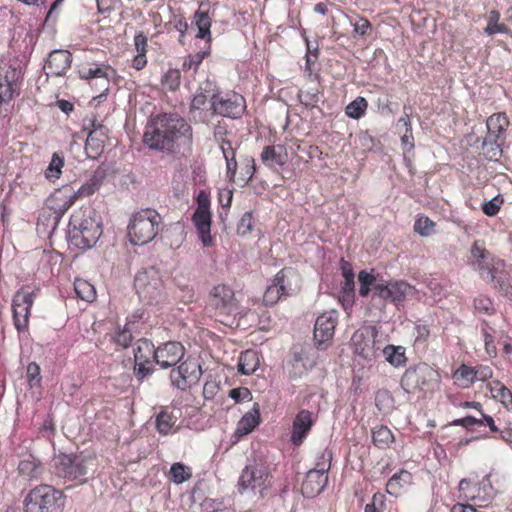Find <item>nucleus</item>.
I'll use <instances>...</instances> for the list:
<instances>
[{"label": "nucleus", "mask_w": 512, "mask_h": 512, "mask_svg": "<svg viewBox=\"0 0 512 512\" xmlns=\"http://www.w3.org/2000/svg\"><path fill=\"white\" fill-rule=\"evenodd\" d=\"M143 140L151 149L179 152L181 147L190 149L192 129L178 114H162L147 125Z\"/></svg>", "instance_id": "f257e3e1"}, {"label": "nucleus", "mask_w": 512, "mask_h": 512, "mask_svg": "<svg viewBox=\"0 0 512 512\" xmlns=\"http://www.w3.org/2000/svg\"><path fill=\"white\" fill-rule=\"evenodd\" d=\"M102 232L101 216L91 207L81 208L70 218V239L81 249H89L94 246Z\"/></svg>", "instance_id": "f03ea898"}, {"label": "nucleus", "mask_w": 512, "mask_h": 512, "mask_svg": "<svg viewBox=\"0 0 512 512\" xmlns=\"http://www.w3.org/2000/svg\"><path fill=\"white\" fill-rule=\"evenodd\" d=\"M104 176V171L98 170L77 191L70 188H63L52 195L48 202L50 209L54 211V224H58L60 218L74 204L77 198L90 196L95 193L100 188Z\"/></svg>", "instance_id": "7ed1b4c3"}, {"label": "nucleus", "mask_w": 512, "mask_h": 512, "mask_svg": "<svg viewBox=\"0 0 512 512\" xmlns=\"http://www.w3.org/2000/svg\"><path fill=\"white\" fill-rule=\"evenodd\" d=\"M273 476L268 464L264 462H253L247 464L242 470L237 489L240 494L252 491L258 493L262 498L265 492L272 486Z\"/></svg>", "instance_id": "20e7f679"}, {"label": "nucleus", "mask_w": 512, "mask_h": 512, "mask_svg": "<svg viewBox=\"0 0 512 512\" xmlns=\"http://www.w3.org/2000/svg\"><path fill=\"white\" fill-rule=\"evenodd\" d=\"M161 217L152 209L138 211L132 215L128 225V235L134 245H144L153 240L157 233Z\"/></svg>", "instance_id": "39448f33"}, {"label": "nucleus", "mask_w": 512, "mask_h": 512, "mask_svg": "<svg viewBox=\"0 0 512 512\" xmlns=\"http://www.w3.org/2000/svg\"><path fill=\"white\" fill-rule=\"evenodd\" d=\"M64 498L63 493L51 485L36 486L24 499L25 512H59Z\"/></svg>", "instance_id": "423d86ee"}, {"label": "nucleus", "mask_w": 512, "mask_h": 512, "mask_svg": "<svg viewBox=\"0 0 512 512\" xmlns=\"http://www.w3.org/2000/svg\"><path fill=\"white\" fill-rule=\"evenodd\" d=\"M95 458L83 454H64L55 457L54 468L56 474L67 480H83L93 470Z\"/></svg>", "instance_id": "0eeeda50"}, {"label": "nucleus", "mask_w": 512, "mask_h": 512, "mask_svg": "<svg viewBox=\"0 0 512 512\" xmlns=\"http://www.w3.org/2000/svg\"><path fill=\"white\" fill-rule=\"evenodd\" d=\"M134 287L141 301L158 304L165 298L163 281L155 267L140 270L134 279Z\"/></svg>", "instance_id": "6e6552de"}, {"label": "nucleus", "mask_w": 512, "mask_h": 512, "mask_svg": "<svg viewBox=\"0 0 512 512\" xmlns=\"http://www.w3.org/2000/svg\"><path fill=\"white\" fill-rule=\"evenodd\" d=\"M209 306L214 309L215 315L220 317L222 323H226V319L236 315L239 310L235 293L227 285H217L211 290Z\"/></svg>", "instance_id": "1a4fd4ad"}, {"label": "nucleus", "mask_w": 512, "mask_h": 512, "mask_svg": "<svg viewBox=\"0 0 512 512\" xmlns=\"http://www.w3.org/2000/svg\"><path fill=\"white\" fill-rule=\"evenodd\" d=\"M155 353L156 348L150 340L142 338L136 342L133 373L138 381H143L154 372Z\"/></svg>", "instance_id": "9d476101"}, {"label": "nucleus", "mask_w": 512, "mask_h": 512, "mask_svg": "<svg viewBox=\"0 0 512 512\" xmlns=\"http://www.w3.org/2000/svg\"><path fill=\"white\" fill-rule=\"evenodd\" d=\"M245 99L235 92L221 93L217 90L212 98V110L223 117L238 118L245 110Z\"/></svg>", "instance_id": "9b49d317"}, {"label": "nucleus", "mask_w": 512, "mask_h": 512, "mask_svg": "<svg viewBox=\"0 0 512 512\" xmlns=\"http://www.w3.org/2000/svg\"><path fill=\"white\" fill-rule=\"evenodd\" d=\"M377 331L373 326H365L354 332L351 343L354 352L367 361L377 357L379 346L376 345Z\"/></svg>", "instance_id": "f8f14e48"}, {"label": "nucleus", "mask_w": 512, "mask_h": 512, "mask_svg": "<svg viewBox=\"0 0 512 512\" xmlns=\"http://www.w3.org/2000/svg\"><path fill=\"white\" fill-rule=\"evenodd\" d=\"M469 263L474 270L478 271L485 281H492L496 278V271L504 266L501 260H489V253L475 242L470 251Z\"/></svg>", "instance_id": "ddd939ff"}, {"label": "nucleus", "mask_w": 512, "mask_h": 512, "mask_svg": "<svg viewBox=\"0 0 512 512\" xmlns=\"http://www.w3.org/2000/svg\"><path fill=\"white\" fill-rule=\"evenodd\" d=\"M210 202L207 195L200 191L198 195V206L193 214V222L197 228L199 239L205 247L212 246L211 229V213Z\"/></svg>", "instance_id": "4468645a"}, {"label": "nucleus", "mask_w": 512, "mask_h": 512, "mask_svg": "<svg viewBox=\"0 0 512 512\" xmlns=\"http://www.w3.org/2000/svg\"><path fill=\"white\" fill-rule=\"evenodd\" d=\"M202 375L201 365L197 360L188 358L176 369H172L170 380L175 387L185 390L189 385L198 382Z\"/></svg>", "instance_id": "2eb2a0df"}, {"label": "nucleus", "mask_w": 512, "mask_h": 512, "mask_svg": "<svg viewBox=\"0 0 512 512\" xmlns=\"http://www.w3.org/2000/svg\"><path fill=\"white\" fill-rule=\"evenodd\" d=\"M337 323L338 313L333 309L325 311L317 317L314 326V340L318 348L324 349L330 343Z\"/></svg>", "instance_id": "dca6fc26"}, {"label": "nucleus", "mask_w": 512, "mask_h": 512, "mask_svg": "<svg viewBox=\"0 0 512 512\" xmlns=\"http://www.w3.org/2000/svg\"><path fill=\"white\" fill-rule=\"evenodd\" d=\"M329 468L330 464L318 463L316 468L307 472L301 488L302 494L306 498H314L324 490L328 483Z\"/></svg>", "instance_id": "f3484780"}, {"label": "nucleus", "mask_w": 512, "mask_h": 512, "mask_svg": "<svg viewBox=\"0 0 512 512\" xmlns=\"http://www.w3.org/2000/svg\"><path fill=\"white\" fill-rule=\"evenodd\" d=\"M416 289L405 281L398 280L385 282L375 287V296L389 300L395 304L403 301L407 296H413Z\"/></svg>", "instance_id": "a211bd4d"}, {"label": "nucleus", "mask_w": 512, "mask_h": 512, "mask_svg": "<svg viewBox=\"0 0 512 512\" xmlns=\"http://www.w3.org/2000/svg\"><path fill=\"white\" fill-rule=\"evenodd\" d=\"M34 302V294L26 289L16 292L13 298L12 308L14 323L18 330L27 326L30 309Z\"/></svg>", "instance_id": "6ab92c4d"}, {"label": "nucleus", "mask_w": 512, "mask_h": 512, "mask_svg": "<svg viewBox=\"0 0 512 512\" xmlns=\"http://www.w3.org/2000/svg\"><path fill=\"white\" fill-rule=\"evenodd\" d=\"M89 129V134L86 139L85 150L89 157L96 158L103 151L105 142L108 138V128L96 120H90L89 126L85 127Z\"/></svg>", "instance_id": "aec40b11"}, {"label": "nucleus", "mask_w": 512, "mask_h": 512, "mask_svg": "<svg viewBox=\"0 0 512 512\" xmlns=\"http://www.w3.org/2000/svg\"><path fill=\"white\" fill-rule=\"evenodd\" d=\"M184 355V346L180 342L170 341L156 348L155 363L167 369L175 366Z\"/></svg>", "instance_id": "412c9836"}, {"label": "nucleus", "mask_w": 512, "mask_h": 512, "mask_svg": "<svg viewBox=\"0 0 512 512\" xmlns=\"http://www.w3.org/2000/svg\"><path fill=\"white\" fill-rule=\"evenodd\" d=\"M72 63V55L66 50H54L49 54L44 71L49 76H61L66 73Z\"/></svg>", "instance_id": "4be33fe9"}, {"label": "nucleus", "mask_w": 512, "mask_h": 512, "mask_svg": "<svg viewBox=\"0 0 512 512\" xmlns=\"http://www.w3.org/2000/svg\"><path fill=\"white\" fill-rule=\"evenodd\" d=\"M273 280L280 287L284 296L295 295L301 288L300 275L293 268H284L280 270Z\"/></svg>", "instance_id": "5701e85b"}, {"label": "nucleus", "mask_w": 512, "mask_h": 512, "mask_svg": "<svg viewBox=\"0 0 512 512\" xmlns=\"http://www.w3.org/2000/svg\"><path fill=\"white\" fill-rule=\"evenodd\" d=\"M314 415L309 410L303 409L298 412L294 421L291 435V441L295 445H300L306 438L308 432L314 424Z\"/></svg>", "instance_id": "b1692460"}, {"label": "nucleus", "mask_w": 512, "mask_h": 512, "mask_svg": "<svg viewBox=\"0 0 512 512\" xmlns=\"http://www.w3.org/2000/svg\"><path fill=\"white\" fill-rule=\"evenodd\" d=\"M18 473L28 481L41 480L45 473V467L34 455L27 454L18 464Z\"/></svg>", "instance_id": "393cba45"}, {"label": "nucleus", "mask_w": 512, "mask_h": 512, "mask_svg": "<svg viewBox=\"0 0 512 512\" xmlns=\"http://www.w3.org/2000/svg\"><path fill=\"white\" fill-rule=\"evenodd\" d=\"M510 122L505 113H495L486 121L487 137L490 139L501 140L505 142L506 130Z\"/></svg>", "instance_id": "a878e982"}, {"label": "nucleus", "mask_w": 512, "mask_h": 512, "mask_svg": "<svg viewBox=\"0 0 512 512\" xmlns=\"http://www.w3.org/2000/svg\"><path fill=\"white\" fill-rule=\"evenodd\" d=\"M260 157L262 162L269 168L281 167L285 165L288 159L286 149L282 145L265 146Z\"/></svg>", "instance_id": "bb28decb"}, {"label": "nucleus", "mask_w": 512, "mask_h": 512, "mask_svg": "<svg viewBox=\"0 0 512 512\" xmlns=\"http://www.w3.org/2000/svg\"><path fill=\"white\" fill-rule=\"evenodd\" d=\"M315 362L305 353H294L293 360L290 362L288 370L289 377L292 379L302 378L313 366Z\"/></svg>", "instance_id": "cd10ccee"}, {"label": "nucleus", "mask_w": 512, "mask_h": 512, "mask_svg": "<svg viewBox=\"0 0 512 512\" xmlns=\"http://www.w3.org/2000/svg\"><path fill=\"white\" fill-rule=\"evenodd\" d=\"M177 420L178 416L175 414V411L164 407L156 416V429L161 435H167L172 432Z\"/></svg>", "instance_id": "c85d7f7f"}, {"label": "nucleus", "mask_w": 512, "mask_h": 512, "mask_svg": "<svg viewBox=\"0 0 512 512\" xmlns=\"http://www.w3.org/2000/svg\"><path fill=\"white\" fill-rule=\"evenodd\" d=\"M400 384L406 393H412L416 390H422L426 380L420 370L408 369L402 376Z\"/></svg>", "instance_id": "c756f323"}, {"label": "nucleus", "mask_w": 512, "mask_h": 512, "mask_svg": "<svg viewBox=\"0 0 512 512\" xmlns=\"http://www.w3.org/2000/svg\"><path fill=\"white\" fill-rule=\"evenodd\" d=\"M217 90L218 88L214 82L206 80L200 85L198 92L192 100L191 107L193 109H200L205 105L207 100H210V104L212 105V98L216 96Z\"/></svg>", "instance_id": "7c9ffc66"}, {"label": "nucleus", "mask_w": 512, "mask_h": 512, "mask_svg": "<svg viewBox=\"0 0 512 512\" xmlns=\"http://www.w3.org/2000/svg\"><path fill=\"white\" fill-rule=\"evenodd\" d=\"M412 481V475L408 471L402 470L394 474L386 484V490L390 495L398 496L401 490L408 486Z\"/></svg>", "instance_id": "2f4dec72"}, {"label": "nucleus", "mask_w": 512, "mask_h": 512, "mask_svg": "<svg viewBox=\"0 0 512 512\" xmlns=\"http://www.w3.org/2000/svg\"><path fill=\"white\" fill-rule=\"evenodd\" d=\"M475 489L477 491V494H475L476 503H478L479 506H487V503L496 495L489 475H486Z\"/></svg>", "instance_id": "473e14b6"}, {"label": "nucleus", "mask_w": 512, "mask_h": 512, "mask_svg": "<svg viewBox=\"0 0 512 512\" xmlns=\"http://www.w3.org/2000/svg\"><path fill=\"white\" fill-rule=\"evenodd\" d=\"M358 281L360 284L359 294L362 297H367L369 293L373 292V297L375 296V287L378 285H383L384 281H377L376 277L373 273L367 272L366 270H361L358 274Z\"/></svg>", "instance_id": "72a5a7b5"}, {"label": "nucleus", "mask_w": 512, "mask_h": 512, "mask_svg": "<svg viewBox=\"0 0 512 512\" xmlns=\"http://www.w3.org/2000/svg\"><path fill=\"white\" fill-rule=\"evenodd\" d=\"M258 364L257 353L253 350H246L239 357L238 372L243 375H251L256 371Z\"/></svg>", "instance_id": "f704fd0d"}, {"label": "nucleus", "mask_w": 512, "mask_h": 512, "mask_svg": "<svg viewBox=\"0 0 512 512\" xmlns=\"http://www.w3.org/2000/svg\"><path fill=\"white\" fill-rule=\"evenodd\" d=\"M79 76L81 79H95L100 80V85L105 87V91L108 90L109 74L108 69H104L99 66L94 67H82L79 70Z\"/></svg>", "instance_id": "c9c22d12"}, {"label": "nucleus", "mask_w": 512, "mask_h": 512, "mask_svg": "<svg viewBox=\"0 0 512 512\" xmlns=\"http://www.w3.org/2000/svg\"><path fill=\"white\" fill-rule=\"evenodd\" d=\"M259 424V410L247 412L243 415L237 424L236 434L239 436L247 435Z\"/></svg>", "instance_id": "e433bc0d"}, {"label": "nucleus", "mask_w": 512, "mask_h": 512, "mask_svg": "<svg viewBox=\"0 0 512 512\" xmlns=\"http://www.w3.org/2000/svg\"><path fill=\"white\" fill-rule=\"evenodd\" d=\"M504 142L501 140L490 139V137H485L482 142V150L483 155L489 161H498L503 153L502 145Z\"/></svg>", "instance_id": "4c0bfd02"}, {"label": "nucleus", "mask_w": 512, "mask_h": 512, "mask_svg": "<svg viewBox=\"0 0 512 512\" xmlns=\"http://www.w3.org/2000/svg\"><path fill=\"white\" fill-rule=\"evenodd\" d=\"M372 441L380 449L388 448L394 441L391 430L386 426H377L372 429Z\"/></svg>", "instance_id": "58836bf2"}, {"label": "nucleus", "mask_w": 512, "mask_h": 512, "mask_svg": "<svg viewBox=\"0 0 512 512\" xmlns=\"http://www.w3.org/2000/svg\"><path fill=\"white\" fill-rule=\"evenodd\" d=\"M74 290L78 298L92 302L96 298L95 287L84 279H76L74 282Z\"/></svg>", "instance_id": "ea45409f"}, {"label": "nucleus", "mask_w": 512, "mask_h": 512, "mask_svg": "<svg viewBox=\"0 0 512 512\" xmlns=\"http://www.w3.org/2000/svg\"><path fill=\"white\" fill-rule=\"evenodd\" d=\"M195 24L198 28L197 38L210 39V27H211V19L208 15V12L197 10L194 15Z\"/></svg>", "instance_id": "a19ab883"}, {"label": "nucleus", "mask_w": 512, "mask_h": 512, "mask_svg": "<svg viewBox=\"0 0 512 512\" xmlns=\"http://www.w3.org/2000/svg\"><path fill=\"white\" fill-rule=\"evenodd\" d=\"M494 332V329L490 327L487 321L481 323V333L484 340L485 351L492 358L497 355V348L494 343Z\"/></svg>", "instance_id": "79ce46f5"}, {"label": "nucleus", "mask_w": 512, "mask_h": 512, "mask_svg": "<svg viewBox=\"0 0 512 512\" xmlns=\"http://www.w3.org/2000/svg\"><path fill=\"white\" fill-rule=\"evenodd\" d=\"M221 150L226 160V175L230 181L236 182L237 161L235 159V151L230 144L227 147L221 146Z\"/></svg>", "instance_id": "37998d69"}, {"label": "nucleus", "mask_w": 512, "mask_h": 512, "mask_svg": "<svg viewBox=\"0 0 512 512\" xmlns=\"http://www.w3.org/2000/svg\"><path fill=\"white\" fill-rule=\"evenodd\" d=\"M191 476V469L180 462L174 463L169 471V479L176 484H181L187 481Z\"/></svg>", "instance_id": "c03bdc74"}, {"label": "nucleus", "mask_w": 512, "mask_h": 512, "mask_svg": "<svg viewBox=\"0 0 512 512\" xmlns=\"http://www.w3.org/2000/svg\"><path fill=\"white\" fill-rule=\"evenodd\" d=\"M255 173V161L252 157L245 158L241 163L239 177L236 180V183L243 187L246 185L253 177Z\"/></svg>", "instance_id": "a18cd8bd"}, {"label": "nucleus", "mask_w": 512, "mask_h": 512, "mask_svg": "<svg viewBox=\"0 0 512 512\" xmlns=\"http://www.w3.org/2000/svg\"><path fill=\"white\" fill-rule=\"evenodd\" d=\"M383 354L386 360L395 367L401 366L405 363L404 348L401 346L388 345L383 349Z\"/></svg>", "instance_id": "49530a36"}, {"label": "nucleus", "mask_w": 512, "mask_h": 512, "mask_svg": "<svg viewBox=\"0 0 512 512\" xmlns=\"http://www.w3.org/2000/svg\"><path fill=\"white\" fill-rule=\"evenodd\" d=\"M368 107V102L364 97H357L345 108V113L352 119L361 118Z\"/></svg>", "instance_id": "de8ad7c7"}, {"label": "nucleus", "mask_w": 512, "mask_h": 512, "mask_svg": "<svg viewBox=\"0 0 512 512\" xmlns=\"http://www.w3.org/2000/svg\"><path fill=\"white\" fill-rule=\"evenodd\" d=\"M490 392L492 396L503 403L505 406L508 403L512 404V393L511 391L498 381L489 384Z\"/></svg>", "instance_id": "09e8293b"}, {"label": "nucleus", "mask_w": 512, "mask_h": 512, "mask_svg": "<svg viewBox=\"0 0 512 512\" xmlns=\"http://www.w3.org/2000/svg\"><path fill=\"white\" fill-rule=\"evenodd\" d=\"M500 14L499 12L492 10L489 13L488 24L485 28V33L487 35H494L497 33H507L509 28L504 24H499Z\"/></svg>", "instance_id": "8fccbe9b"}, {"label": "nucleus", "mask_w": 512, "mask_h": 512, "mask_svg": "<svg viewBox=\"0 0 512 512\" xmlns=\"http://www.w3.org/2000/svg\"><path fill=\"white\" fill-rule=\"evenodd\" d=\"M282 296H284V293L274 280H272V283L267 286L264 292L263 301L266 305L272 306L276 304Z\"/></svg>", "instance_id": "3c124183"}, {"label": "nucleus", "mask_w": 512, "mask_h": 512, "mask_svg": "<svg viewBox=\"0 0 512 512\" xmlns=\"http://www.w3.org/2000/svg\"><path fill=\"white\" fill-rule=\"evenodd\" d=\"M493 281H495V287L499 289L501 294L512 301V286L508 282L506 275L498 269L496 271V278Z\"/></svg>", "instance_id": "603ef678"}, {"label": "nucleus", "mask_w": 512, "mask_h": 512, "mask_svg": "<svg viewBox=\"0 0 512 512\" xmlns=\"http://www.w3.org/2000/svg\"><path fill=\"white\" fill-rule=\"evenodd\" d=\"M162 84L171 91L178 89L180 85V71L169 69L162 77Z\"/></svg>", "instance_id": "864d4df0"}, {"label": "nucleus", "mask_w": 512, "mask_h": 512, "mask_svg": "<svg viewBox=\"0 0 512 512\" xmlns=\"http://www.w3.org/2000/svg\"><path fill=\"white\" fill-rule=\"evenodd\" d=\"M63 163V159L58 154H54L45 171V176L49 179H58L61 174Z\"/></svg>", "instance_id": "5fc2aeb1"}, {"label": "nucleus", "mask_w": 512, "mask_h": 512, "mask_svg": "<svg viewBox=\"0 0 512 512\" xmlns=\"http://www.w3.org/2000/svg\"><path fill=\"white\" fill-rule=\"evenodd\" d=\"M26 378L31 388L40 386V366L36 362H31L28 364L26 369Z\"/></svg>", "instance_id": "6e6d98bb"}, {"label": "nucleus", "mask_w": 512, "mask_h": 512, "mask_svg": "<svg viewBox=\"0 0 512 512\" xmlns=\"http://www.w3.org/2000/svg\"><path fill=\"white\" fill-rule=\"evenodd\" d=\"M112 339L117 345L127 348L133 340V335L131 330L127 326H124L115 332Z\"/></svg>", "instance_id": "4d7b16f0"}, {"label": "nucleus", "mask_w": 512, "mask_h": 512, "mask_svg": "<svg viewBox=\"0 0 512 512\" xmlns=\"http://www.w3.org/2000/svg\"><path fill=\"white\" fill-rule=\"evenodd\" d=\"M14 89L7 76L0 73V105L10 101L13 97Z\"/></svg>", "instance_id": "13d9d810"}, {"label": "nucleus", "mask_w": 512, "mask_h": 512, "mask_svg": "<svg viewBox=\"0 0 512 512\" xmlns=\"http://www.w3.org/2000/svg\"><path fill=\"white\" fill-rule=\"evenodd\" d=\"M207 54L208 52L204 51L189 55L183 62V69L186 71L193 70L196 72Z\"/></svg>", "instance_id": "bf43d9fd"}, {"label": "nucleus", "mask_w": 512, "mask_h": 512, "mask_svg": "<svg viewBox=\"0 0 512 512\" xmlns=\"http://www.w3.org/2000/svg\"><path fill=\"white\" fill-rule=\"evenodd\" d=\"M503 204V199L499 196L492 198L482 204V210L487 216H495Z\"/></svg>", "instance_id": "052dcab7"}, {"label": "nucleus", "mask_w": 512, "mask_h": 512, "mask_svg": "<svg viewBox=\"0 0 512 512\" xmlns=\"http://www.w3.org/2000/svg\"><path fill=\"white\" fill-rule=\"evenodd\" d=\"M458 490H459V498L460 499L476 502L475 493L474 492L471 493V490H476V489H475V487H473V488L470 487L469 480H467L465 478L462 479L459 482Z\"/></svg>", "instance_id": "680f3d73"}, {"label": "nucleus", "mask_w": 512, "mask_h": 512, "mask_svg": "<svg viewBox=\"0 0 512 512\" xmlns=\"http://www.w3.org/2000/svg\"><path fill=\"white\" fill-rule=\"evenodd\" d=\"M252 227V214L246 212L237 224V233L241 236H246L252 231Z\"/></svg>", "instance_id": "e2e57ef3"}, {"label": "nucleus", "mask_w": 512, "mask_h": 512, "mask_svg": "<svg viewBox=\"0 0 512 512\" xmlns=\"http://www.w3.org/2000/svg\"><path fill=\"white\" fill-rule=\"evenodd\" d=\"M434 222L429 218H420L415 223V231L422 236H429L434 228Z\"/></svg>", "instance_id": "0e129e2a"}, {"label": "nucleus", "mask_w": 512, "mask_h": 512, "mask_svg": "<svg viewBox=\"0 0 512 512\" xmlns=\"http://www.w3.org/2000/svg\"><path fill=\"white\" fill-rule=\"evenodd\" d=\"M229 396L237 403L250 401L252 399L251 392L246 387H239V388L231 389L229 391Z\"/></svg>", "instance_id": "69168bd1"}, {"label": "nucleus", "mask_w": 512, "mask_h": 512, "mask_svg": "<svg viewBox=\"0 0 512 512\" xmlns=\"http://www.w3.org/2000/svg\"><path fill=\"white\" fill-rule=\"evenodd\" d=\"M301 103L305 106L314 107L320 101L318 91H305L300 94Z\"/></svg>", "instance_id": "338daca9"}, {"label": "nucleus", "mask_w": 512, "mask_h": 512, "mask_svg": "<svg viewBox=\"0 0 512 512\" xmlns=\"http://www.w3.org/2000/svg\"><path fill=\"white\" fill-rule=\"evenodd\" d=\"M492 376V370L488 366H480L474 369V377H471V382L479 380L484 381Z\"/></svg>", "instance_id": "774afa93"}]
</instances>
